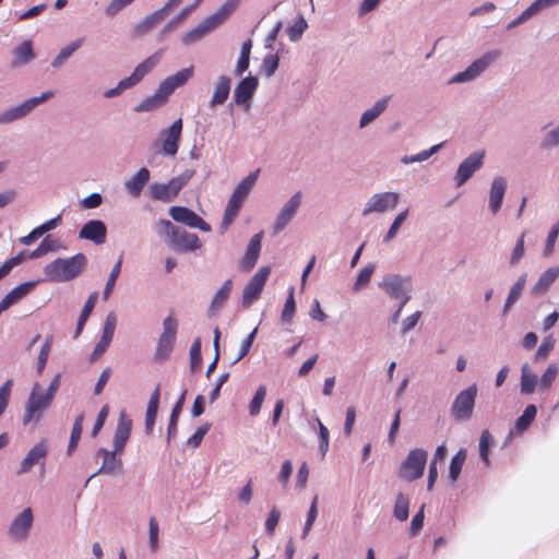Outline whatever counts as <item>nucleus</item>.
Returning <instances> with one entry per match:
<instances>
[{
  "label": "nucleus",
  "mask_w": 559,
  "mask_h": 559,
  "mask_svg": "<svg viewBox=\"0 0 559 559\" xmlns=\"http://www.w3.org/2000/svg\"><path fill=\"white\" fill-rule=\"evenodd\" d=\"M381 286L391 297L403 299L404 296H408L407 292L411 289V281L400 275H392L385 277Z\"/></svg>",
  "instance_id": "19"
},
{
  "label": "nucleus",
  "mask_w": 559,
  "mask_h": 559,
  "mask_svg": "<svg viewBox=\"0 0 559 559\" xmlns=\"http://www.w3.org/2000/svg\"><path fill=\"white\" fill-rule=\"evenodd\" d=\"M132 420L121 413L118 419L117 428L114 437V445L116 451H122L131 433Z\"/></svg>",
  "instance_id": "21"
},
{
  "label": "nucleus",
  "mask_w": 559,
  "mask_h": 559,
  "mask_svg": "<svg viewBox=\"0 0 559 559\" xmlns=\"http://www.w3.org/2000/svg\"><path fill=\"white\" fill-rule=\"evenodd\" d=\"M525 284H526V274H522L521 276H519L516 282L510 288L508 298H507L504 307H503V314H506L508 312V310L514 305V302L520 298Z\"/></svg>",
  "instance_id": "39"
},
{
  "label": "nucleus",
  "mask_w": 559,
  "mask_h": 559,
  "mask_svg": "<svg viewBox=\"0 0 559 559\" xmlns=\"http://www.w3.org/2000/svg\"><path fill=\"white\" fill-rule=\"evenodd\" d=\"M231 80L227 75H219L215 85L212 98L209 103L211 108L223 105L229 96Z\"/></svg>",
  "instance_id": "22"
},
{
  "label": "nucleus",
  "mask_w": 559,
  "mask_h": 559,
  "mask_svg": "<svg viewBox=\"0 0 559 559\" xmlns=\"http://www.w3.org/2000/svg\"><path fill=\"white\" fill-rule=\"evenodd\" d=\"M188 180L189 177L178 176L170 179L167 183H153L150 187V195L154 200L170 202L178 195Z\"/></svg>",
  "instance_id": "7"
},
{
  "label": "nucleus",
  "mask_w": 559,
  "mask_h": 559,
  "mask_svg": "<svg viewBox=\"0 0 559 559\" xmlns=\"http://www.w3.org/2000/svg\"><path fill=\"white\" fill-rule=\"evenodd\" d=\"M536 414H537L536 406L534 404L527 405L526 408L524 409L523 414L516 419L515 429L519 432L525 431L531 426L533 420L535 419Z\"/></svg>",
  "instance_id": "42"
},
{
  "label": "nucleus",
  "mask_w": 559,
  "mask_h": 559,
  "mask_svg": "<svg viewBox=\"0 0 559 559\" xmlns=\"http://www.w3.org/2000/svg\"><path fill=\"white\" fill-rule=\"evenodd\" d=\"M166 14L160 9L145 16L134 28L136 36H142L154 28L165 19Z\"/></svg>",
  "instance_id": "32"
},
{
  "label": "nucleus",
  "mask_w": 559,
  "mask_h": 559,
  "mask_svg": "<svg viewBox=\"0 0 559 559\" xmlns=\"http://www.w3.org/2000/svg\"><path fill=\"white\" fill-rule=\"evenodd\" d=\"M239 1L240 0H228L218 9L217 12L206 19L207 22L211 25L213 24V28H215L237 8Z\"/></svg>",
  "instance_id": "38"
},
{
  "label": "nucleus",
  "mask_w": 559,
  "mask_h": 559,
  "mask_svg": "<svg viewBox=\"0 0 559 559\" xmlns=\"http://www.w3.org/2000/svg\"><path fill=\"white\" fill-rule=\"evenodd\" d=\"M493 443V438L488 430H484L479 439V455L484 463L488 466L489 461V447Z\"/></svg>",
  "instance_id": "51"
},
{
  "label": "nucleus",
  "mask_w": 559,
  "mask_h": 559,
  "mask_svg": "<svg viewBox=\"0 0 559 559\" xmlns=\"http://www.w3.org/2000/svg\"><path fill=\"white\" fill-rule=\"evenodd\" d=\"M24 251L19 252L15 257H12L8 259L1 266H0V281L4 278L11 270L19 264H21L24 260Z\"/></svg>",
  "instance_id": "57"
},
{
  "label": "nucleus",
  "mask_w": 559,
  "mask_h": 559,
  "mask_svg": "<svg viewBox=\"0 0 559 559\" xmlns=\"http://www.w3.org/2000/svg\"><path fill=\"white\" fill-rule=\"evenodd\" d=\"M56 248V241L50 239L49 237H46L38 247L29 253V259H37L41 255L48 253L49 251L55 250Z\"/></svg>",
  "instance_id": "60"
},
{
  "label": "nucleus",
  "mask_w": 559,
  "mask_h": 559,
  "mask_svg": "<svg viewBox=\"0 0 559 559\" xmlns=\"http://www.w3.org/2000/svg\"><path fill=\"white\" fill-rule=\"evenodd\" d=\"M202 364L201 356V342L200 340H195L190 349V369L192 372H195Z\"/></svg>",
  "instance_id": "56"
},
{
  "label": "nucleus",
  "mask_w": 559,
  "mask_h": 559,
  "mask_svg": "<svg viewBox=\"0 0 559 559\" xmlns=\"http://www.w3.org/2000/svg\"><path fill=\"white\" fill-rule=\"evenodd\" d=\"M554 346H555V340H554L552 335L546 336L542 341V344L539 345V347L535 354V359L536 360L546 359L548 357L549 353L552 350Z\"/></svg>",
  "instance_id": "62"
},
{
  "label": "nucleus",
  "mask_w": 559,
  "mask_h": 559,
  "mask_svg": "<svg viewBox=\"0 0 559 559\" xmlns=\"http://www.w3.org/2000/svg\"><path fill=\"white\" fill-rule=\"evenodd\" d=\"M35 286L36 282H25L16 286L2 298V307H7V309H9L11 306L24 298L28 293H31Z\"/></svg>",
  "instance_id": "28"
},
{
  "label": "nucleus",
  "mask_w": 559,
  "mask_h": 559,
  "mask_svg": "<svg viewBox=\"0 0 559 559\" xmlns=\"http://www.w3.org/2000/svg\"><path fill=\"white\" fill-rule=\"evenodd\" d=\"M466 456H467L466 450L460 449L455 453V455L452 457V460L450 462V467H449V477L452 483H455L459 479L461 471L465 463Z\"/></svg>",
  "instance_id": "40"
},
{
  "label": "nucleus",
  "mask_w": 559,
  "mask_h": 559,
  "mask_svg": "<svg viewBox=\"0 0 559 559\" xmlns=\"http://www.w3.org/2000/svg\"><path fill=\"white\" fill-rule=\"evenodd\" d=\"M171 218L192 228H199L203 231H210L211 226L202 219L198 214L188 207L173 206L169 210Z\"/></svg>",
  "instance_id": "10"
},
{
  "label": "nucleus",
  "mask_w": 559,
  "mask_h": 559,
  "mask_svg": "<svg viewBox=\"0 0 559 559\" xmlns=\"http://www.w3.org/2000/svg\"><path fill=\"white\" fill-rule=\"evenodd\" d=\"M251 48H252L251 39H247L242 43L241 49H240V56L238 58V61H237V64L235 68L236 75H241L249 68Z\"/></svg>",
  "instance_id": "41"
},
{
  "label": "nucleus",
  "mask_w": 559,
  "mask_h": 559,
  "mask_svg": "<svg viewBox=\"0 0 559 559\" xmlns=\"http://www.w3.org/2000/svg\"><path fill=\"white\" fill-rule=\"evenodd\" d=\"M193 75L192 68H186L178 71L176 74L165 79L159 85L170 96V94L177 88L185 85L190 78Z\"/></svg>",
  "instance_id": "26"
},
{
  "label": "nucleus",
  "mask_w": 559,
  "mask_h": 559,
  "mask_svg": "<svg viewBox=\"0 0 559 559\" xmlns=\"http://www.w3.org/2000/svg\"><path fill=\"white\" fill-rule=\"evenodd\" d=\"M260 169H257L252 173H250L247 177H245L236 187V189L233 192V197H236L237 199L245 201L247 197L249 195L250 191L252 190L258 176H259Z\"/></svg>",
  "instance_id": "34"
},
{
  "label": "nucleus",
  "mask_w": 559,
  "mask_h": 559,
  "mask_svg": "<svg viewBox=\"0 0 559 559\" xmlns=\"http://www.w3.org/2000/svg\"><path fill=\"white\" fill-rule=\"evenodd\" d=\"M83 40V38H79L69 46L62 48L52 61V67H60L75 50H78L82 46Z\"/></svg>",
  "instance_id": "49"
},
{
  "label": "nucleus",
  "mask_w": 559,
  "mask_h": 559,
  "mask_svg": "<svg viewBox=\"0 0 559 559\" xmlns=\"http://www.w3.org/2000/svg\"><path fill=\"white\" fill-rule=\"evenodd\" d=\"M168 94H166V92L159 85L153 95L146 97L143 102L134 107V111L145 112L155 110L165 105L168 100Z\"/></svg>",
  "instance_id": "25"
},
{
  "label": "nucleus",
  "mask_w": 559,
  "mask_h": 559,
  "mask_svg": "<svg viewBox=\"0 0 559 559\" xmlns=\"http://www.w3.org/2000/svg\"><path fill=\"white\" fill-rule=\"evenodd\" d=\"M557 374H558L557 365L550 364L540 378V381H539L540 390H549L550 386L552 385V382L556 380Z\"/></svg>",
  "instance_id": "55"
},
{
  "label": "nucleus",
  "mask_w": 559,
  "mask_h": 559,
  "mask_svg": "<svg viewBox=\"0 0 559 559\" xmlns=\"http://www.w3.org/2000/svg\"><path fill=\"white\" fill-rule=\"evenodd\" d=\"M231 286H233L231 280H227L223 284V286L218 289V292L215 294V296L212 300L211 308L218 309L219 307H222L225 304V301L228 299V296L230 294Z\"/></svg>",
  "instance_id": "53"
},
{
  "label": "nucleus",
  "mask_w": 559,
  "mask_h": 559,
  "mask_svg": "<svg viewBox=\"0 0 559 559\" xmlns=\"http://www.w3.org/2000/svg\"><path fill=\"white\" fill-rule=\"evenodd\" d=\"M97 298H98V292H93L88 296V298H87V300H86V302H85V305H84V307H83V309L81 311V314H80V317L78 319L74 337H78L82 333V331L84 329V325H85L90 314L92 313L93 309L95 308V305L97 302Z\"/></svg>",
  "instance_id": "35"
},
{
  "label": "nucleus",
  "mask_w": 559,
  "mask_h": 559,
  "mask_svg": "<svg viewBox=\"0 0 559 559\" xmlns=\"http://www.w3.org/2000/svg\"><path fill=\"white\" fill-rule=\"evenodd\" d=\"M242 203H243V201L237 199L236 197H233V195L230 197L228 204L225 209L222 223H221L222 231H226L228 229V227L230 226L233 221L238 215V213L242 206Z\"/></svg>",
  "instance_id": "33"
},
{
  "label": "nucleus",
  "mask_w": 559,
  "mask_h": 559,
  "mask_svg": "<svg viewBox=\"0 0 559 559\" xmlns=\"http://www.w3.org/2000/svg\"><path fill=\"white\" fill-rule=\"evenodd\" d=\"M426 463L427 452L423 449H414L402 463L399 475L407 481H414L423 476Z\"/></svg>",
  "instance_id": "3"
},
{
  "label": "nucleus",
  "mask_w": 559,
  "mask_h": 559,
  "mask_svg": "<svg viewBox=\"0 0 559 559\" xmlns=\"http://www.w3.org/2000/svg\"><path fill=\"white\" fill-rule=\"evenodd\" d=\"M301 203V193L296 192L281 210L274 224V231L278 233L292 221Z\"/></svg>",
  "instance_id": "16"
},
{
  "label": "nucleus",
  "mask_w": 559,
  "mask_h": 559,
  "mask_svg": "<svg viewBox=\"0 0 559 559\" xmlns=\"http://www.w3.org/2000/svg\"><path fill=\"white\" fill-rule=\"evenodd\" d=\"M121 265H122V255H120V258L118 259L117 263L115 264V266L112 267V270L109 274L108 281H107L105 289L103 292V299L105 301L109 298V296L116 285V281L119 277V274L121 272Z\"/></svg>",
  "instance_id": "47"
},
{
  "label": "nucleus",
  "mask_w": 559,
  "mask_h": 559,
  "mask_svg": "<svg viewBox=\"0 0 559 559\" xmlns=\"http://www.w3.org/2000/svg\"><path fill=\"white\" fill-rule=\"evenodd\" d=\"M158 403H159V384H157L156 389L152 393L145 414V430L147 433H151L153 431L157 411H158Z\"/></svg>",
  "instance_id": "29"
},
{
  "label": "nucleus",
  "mask_w": 559,
  "mask_h": 559,
  "mask_svg": "<svg viewBox=\"0 0 559 559\" xmlns=\"http://www.w3.org/2000/svg\"><path fill=\"white\" fill-rule=\"evenodd\" d=\"M559 276V266L546 270L532 288V294H544Z\"/></svg>",
  "instance_id": "30"
},
{
  "label": "nucleus",
  "mask_w": 559,
  "mask_h": 559,
  "mask_svg": "<svg viewBox=\"0 0 559 559\" xmlns=\"http://www.w3.org/2000/svg\"><path fill=\"white\" fill-rule=\"evenodd\" d=\"M159 56L154 53L136 66L130 76L121 80V86L136 85L147 73H150L158 63Z\"/></svg>",
  "instance_id": "17"
},
{
  "label": "nucleus",
  "mask_w": 559,
  "mask_h": 559,
  "mask_svg": "<svg viewBox=\"0 0 559 559\" xmlns=\"http://www.w3.org/2000/svg\"><path fill=\"white\" fill-rule=\"evenodd\" d=\"M483 159L484 152H474L460 164L455 176L456 185L459 187L464 185L473 174L481 167Z\"/></svg>",
  "instance_id": "12"
},
{
  "label": "nucleus",
  "mask_w": 559,
  "mask_h": 559,
  "mask_svg": "<svg viewBox=\"0 0 559 559\" xmlns=\"http://www.w3.org/2000/svg\"><path fill=\"white\" fill-rule=\"evenodd\" d=\"M389 97L379 99L370 109H367L360 118V127L364 128L378 118L386 108Z\"/></svg>",
  "instance_id": "37"
},
{
  "label": "nucleus",
  "mask_w": 559,
  "mask_h": 559,
  "mask_svg": "<svg viewBox=\"0 0 559 559\" xmlns=\"http://www.w3.org/2000/svg\"><path fill=\"white\" fill-rule=\"evenodd\" d=\"M33 524V512L31 508L24 509L11 523L9 534L15 540H23L27 537Z\"/></svg>",
  "instance_id": "13"
},
{
  "label": "nucleus",
  "mask_w": 559,
  "mask_h": 559,
  "mask_svg": "<svg viewBox=\"0 0 559 559\" xmlns=\"http://www.w3.org/2000/svg\"><path fill=\"white\" fill-rule=\"evenodd\" d=\"M83 420H84L83 414L79 415L74 420L71 436H70L69 445H68V454L69 455L72 454V452L76 449L78 443L81 439L82 431H83Z\"/></svg>",
  "instance_id": "44"
},
{
  "label": "nucleus",
  "mask_w": 559,
  "mask_h": 559,
  "mask_svg": "<svg viewBox=\"0 0 559 559\" xmlns=\"http://www.w3.org/2000/svg\"><path fill=\"white\" fill-rule=\"evenodd\" d=\"M47 454V442L46 440H41L27 452L26 456L21 462L20 467L16 471V474L22 475L29 472L34 465L38 464L40 461H44Z\"/></svg>",
  "instance_id": "14"
},
{
  "label": "nucleus",
  "mask_w": 559,
  "mask_h": 559,
  "mask_svg": "<svg viewBox=\"0 0 559 559\" xmlns=\"http://www.w3.org/2000/svg\"><path fill=\"white\" fill-rule=\"evenodd\" d=\"M270 275V267H261L245 286L242 293V306L249 307L257 300L265 286L266 280Z\"/></svg>",
  "instance_id": "9"
},
{
  "label": "nucleus",
  "mask_w": 559,
  "mask_h": 559,
  "mask_svg": "<svg viewBox=\"0 0 559 559\" xmlns=\"http://www.w3.org/2000/svg\"><path fill=\"white\" fill-rule=\"evenodd\" d=\"M53 97V92H44L40 96L32 97L26 100H24L22 104H20V110L22 115L25 117L27 114H29L36 106L45 103L46 100Z\"/></svg>",
  "instance_id": "46"
},
{
  "label": "nucleus",
  "mask_w": 559,
  "mask_h": 559,
  "mask_svg": "<svg viewBox=\"0 0 559 559\" xmlns=\"http://www.w3.org/2000/svg\"><path fill=\"white\" fill-rule=\"evenodd\" d=\"M182 131V120L177 119L171 126L162 132L163 152L166 155L175 156L178 151V142Z\"/></svg>",
  "instance_id": "15"
},
{
  "label": "nucleus",
  "mask_w": 559,
  "mask_h": 559,
  "mask_svg": "<svg viewBox=\"0 0 559 559\" xmlns=\"http://www.w3.org/2000/svg\"><path fill=\"white\" fill-rule=\"evenodd\" d=\"M106 225L98 219H93L84 224L79 233L81 239L93 241L95 245H102L106 240Z\"/></svg>",
  "instance_id": "18"
},
{
  "label": "nucleus",
  "mask_w": 559,
  "mask_h": 559,
  "mask_svg": "<svg viewBox=\"0 0 559 559\" xmlns=\"http://www.w3.org/2000/svg\"><path fill=\"white\" fill-rule=\"evenodd\" d=\"M400 195L395 192H383L372 195V198L366 204L362 214L368 215L373 212H385L392 210L399 203Z\"/></svg>",
  "instance_id": "11"
},
{
  "label": "nucleus",
  "mask_w": 559,
  "mask_h": 559,
  "mask_svg": "<svg viewBox=\"0 0 559 559\" xmlns=\"http://www.w3.org/2000/svg\"><path fill=\"white\" fill-rule=\"evenodd\" d=\"M13 64L14 66H22L27 62H29L32 59H34L35 55L33 52L32 41L31 40H24L22 44H20L14 50H13Z\"/></svg>",
  "instance_id": "36"
},
{
  "label": "nucleus",
  "mask_w": 559,
  "mask_h": 559,
  "mask_svg": "<svg viewBox=\"0 0 559 559\" xmlns=\"http://www.w3.org/2000/svg\"><path fill=\"white\" fill-rule=\"evenodd\" d=\"M506 189L507 181L502 177H496L492 180L489 195V207L493 214H496L501 206Z\"/></svg>",
  "instance_id": "27"
},
{
  "label": "nucleus",
  "mask_w": 559,
  "mask_h": 559,
  "mask_svg": "<svg viewBox=\"0 0 559 559\" xmlns=\"http://www.w3.org/2000/svg\"><path fill=\"white\" fill-rule=\"evenodd\" d=\"M265 395H266V386L260 385L257 389V391L253 395V399L251 400L250 405H249V414L251 416L254 417L260 414Z\"/></svg>",
  "instance_id": "50"
},
{
  "label": "nucleus",
  "mask_w": 559,
  "mask_h": 559,
  "mask_svg": "<svg viewBox=\"0 0 559 559\" xmlns=\"http://www.w3.org/2000/svg\"><path fill=\"white\" fill-rule=\"evenodd\" d=\"M40 386L35 383L28 396L25 413L23 416V424L28 425L32 420H39L41 413L47 409L51 404V396L39 392Z\"/></svg>",
  "instance_id": "4"
},
{
  "label": "nucleus",
  "mask_w": 559,
  "mask_h": 559,
  "mask_svg": "<svg viewBox=\"0 0 559 559\" xmlns=\"http://www.w3.org/2000/svg\"><path fill=\"white\" fill-rule=\"evenodd\" d=\"M167 234L171 236L173 246L179 251H193L201 247L199 237L195 234L180 230L174 226L169 221H160Z\"/></svg>",
  "instance_id": "6"
},
{
  "label": "nucleus",
  "mask_w": 559,
  "mask_h": 559,
  "mask_svg": "<svg viewBox=\"0 0 559 559\" xmlns=\"http://www.w3.org/2000/svg\"><path fill=\"white\" fill-rule=\"evenodd\" d=\"M158 523L155 516H151L148 521V542L152 551H156L158 549Z\"/></svg>",
  "instance_id": "59"
},
{
  "label": "nucleus",
  "mask_w": 559,
  "mask_h": 559,
  "mask_svg": "<svg viewBox=\"0 0 559 559\" xmlns=\"http://www.w3.org/2000/svg\"><path fill=\"white\" fill-rule=\"evenodd\" d=\"M87 264L86 257L78 253L71 258H58L44 267L45 280L51 283L69 282L78 277Z\"/></svg>",
  "instance_id": "1"
},
{
  "label": "nucleus",
  "mask_w": 559,
  "mask_h": 559,
  "mask_svg": "<svg viewBox=\"0 0 559 559\" xmlns=\"http://www.w3.org/2000/svg\"><path fill=\"white\" fill-rule=\"evenodd\" d=\"M280 58L277 55H267L263 59L262 71L266 76H272L278 68Z\"/></svg>",
  "instance_id": "64"
},
{
  "label": "nucleus",
  "mask_w": 559,
  "mask_h": 559,
  "mask_svg": "<svg viewBox=\"0 0 559 559\" xmlns=\"http://www.w3.org/2000/svg\"><path fill=\"white\" fill-rule=\"evenodd\" d=\"M477 391L476 383H473L455 396L451 406L452 416L455 420L463 421L472 417Z\"/></svg>",
  "instance_id": "2"
},
{
  "label": "nucleus",
  "mask_w": 559,
  "mask_h": 559,
  "mask_svg": "<svg viewBox=\"0 0 559 559\" xmlns=\"http://www.w3.org/2000/svg\"><path fill=\"white\" fill-rule=\"evenodd\" d=\"M178 322L174 316H168L163 322V333L160 334L155 352L158 360H165L169 357L176 342Z\"/></svg>",
  "instance_id": "5"
},
{
  "label": "nucleus",
  "mask_w": 559,
  "mask_h": 559,
  "mask_svg": "<svg viewBox=\"0 0 559 559\" xmlns=\"http://www.w3.org/2000/svg\"><path fill=\"white\" fill-rule=\"evenodd\" d=\"M537 384V377L534 373H528L527 368L523 367L521 377V392L523 394H532Z\"/></svg>",
  "instance_id": "52"
},
{
  "label": "nucleus",
  "mask_w": 559,
  "mask_h": 559,
  "mask_svg": "<svg viewBox=\"0 0 559 559\" xmlns=\"http://www.w3.org/2000/svg\"><path fill=\"white\" fill-rule=\"evenodd\" d=\"M373 271H374L373 264H368L364 269H361L357 276V280L354 284V289L359 290L364 286L368 285V283L371 280Z\"/></svg>",
  "instance_id": "58"
},
{
  "label": "nucleus",
  "mask_w": 559,
  "mask_h": 559,
  "mask_svg": "<svg viewBox=\"0 0 559 559\" xmlns=\"http://www.w3.org/2000/svg\"><path fill=\"white\" fill-rule=\"evenodd\" d=\"M500 55L501 52L499 50L487 51L480 58L472 62V64L466 70L455 74L451 82L461 83L475 79L492 62H495L500 57Z\"/></svg>",
  "instance_id": "8"
},
{
  "label": "nucleus",
  "mask_w": 559,
  "mask_h": 559,
  "mask_svg": "<svg viewBox=\"0 0 559 559\" xmlns=\"http://www.w3.org/2000/svg\"><path fill=\"white\" fill-rule=\"evenodd\" d=\"M213 28V24L211 25L207 20H204L198 27L187 32L183 36L185 44L194 43L203 37L206 33L211 32Z\"/></svg>",
  "instance_id": "45"
},
{
  "label": "nucleus",
  "mask_w": 559,
  "mask_h": 559,
  "mask_svg": "<svg viewBox=\"0 0 559 559\" xmlns=\"http://www.w3.org/2000/svg\"><path fill=\"white\" fill-rule=\"evenodd\" d=\"M183 402H185V393L181 395V397L178 400V402L175 404V406H174V408L171 411L170 418H169V424H168V428H167V437H168V439L174 437L175 433H176L177 423H178V418H179V415H180L181 409H182Z\"/></svg>",
  "instance_id": "48"
},
{
  "label": "nucleus",
  "mask_w": 559,
  "mask_h": 559,
  "mask_svg": "<svg viewBox=\"0 0 559 559\" xmlns=\"http://www.w3.org/2000/svg\"><path fill=\"white\" fill-rule=\"evenodd\" d=\"M409 499L404 493L400 492L396 496L394 504V516L396 520L404 522L408 519Z\"/></svg>",
  "instance_id": "43"
},
{
  "label": "nucleus",
  "mask_w": 559,
  "mask_h": 559,
  "mask_svg": "<svg viewBox=\"0 0 559 559\" xmlns=\"http://www.w3.org/2000/svg\"><path fill=\"white\" fill-rule=\"evenodd\" d=\"M150 179V171L147 168H141L130 180L126 182V188L133 197H139L142 189Z\"/></svg>",
  "instance_id": "31"
},
{
  "label": "nucleus",
  "mask_w": 559,
  "mask_h": 559,
  "mask_svg": "<svg viewBox=\"0 0 559 559\" xmlns=\"http://www.w3.org/2000/svg\"><path fill=\"white\" fill-rule=\"evenodd\" d=\"M319 427V450L322 457L325 456L329 449L330 432L329 429L318 419Z\"/></svg>",
  "instance_id": "63"
},
{
  "label": "nucleus",
  "mask_w": 559,
  "mask_h": 559,
  "mask_svg": "<svg viewBox=\"0 0 559 559\" xmlns=\"http://www.w3.org/2000/svg\"><path fill=\"white\" fill-rule=\"evenodd\" d=\"M51 342H52V337L51 336L47 337L40 348L38 359H37L38 373H41L44 368L46 367V364H47V360H48V357H49V354L51 350Z\"/></svg>",
  "instance_id": "61"
},
{
  "label": "nucleus",
  "mask_w": 559,
  "mask_h": 559,
  "mask_svg": "<svg viewBox=\"0 0 559 559\" xmlns=\"http://www.w3.org/2000/svg\"><path fill=\"white\" fill-rule=\"evenodd\" d=\"M259 85L255 76H247L242 79L234 91V100L237 105L247 103L254 94Z\"/></svg>",
  "instance_id": "20"
},
{
  "label": "nucleus",
  "mask_w": 559,
  "mask_h": 559,
  "mask_svg": "<svg viewBox=\"0 0 559 559\" xmlns=\"http://www.w3.org/2000/svg\"><path fill=\"white\" fill-rule=\"evenodd\" d=\"M261 239L262 234H257L251 238L246 254L240 263L241 270L248 272L255 265L261 250Z\"/></svg>",
  "instance_id": "23"
},
{
  "label": "nucleus",
  "mask_w": 559,
  "mask_h": 559,
  "mask_svg": "<svg viewBox=\"0 0 559 559\" xmlns=\"http://www.w3.org/2000/svg\"><path fill=\"white\" fill-rule=\"evenodd\" d=\"M119 451H107L105 449L98 450V455L103 457V464L98 471V474H114L120 473L122 469V462L117 457Z\"/></svg>",
  "instance_id": "24"
},
{
  "label": "nucleus",
  "mask_w": 559,
  "mask_h": 559,
  "mask_svg": "<svg viewBox=\"0 0 559 559\" xmlns=\"http://www.w3.org/2000/svg\"><path fill=\"white\" fill-rule=\"evenodd\" d=\"M296 311V302L294 297V287L289 288L287 299L282 310L281 319L283 322H290Z\"/></svg>",
  "instance_id": "54"
}]
</instances>
